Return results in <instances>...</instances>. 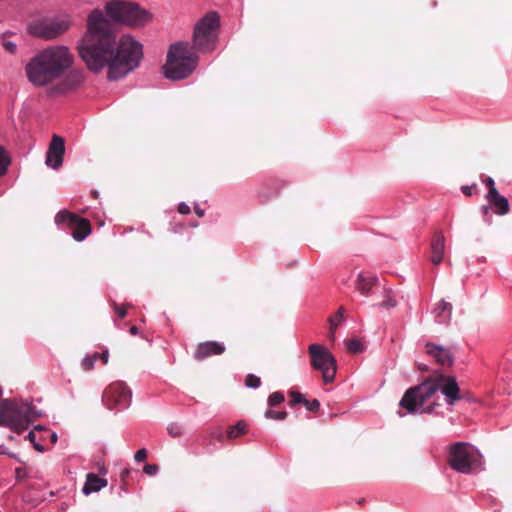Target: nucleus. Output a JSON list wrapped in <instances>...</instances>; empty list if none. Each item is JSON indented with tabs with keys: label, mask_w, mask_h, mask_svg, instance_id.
Wrapping results in <instances>:
<instances>
[{
	"label": "nucleus",
	"mask_w": 512,
	"mask_h": 512,
	"mask_svg": "<svg viewBox=\"0 0 512 512\" xmlns=\"http://www.w3.org/2000/svg\"><path fill=\"white\" fill-rule=\"evenodd\" d=\"M27 438L29 439V441L31 443H35L36 442V435H35V432L34 431H30L27 435Z\"/></svg>",
	"instance_id": "nucleus-43"
},
{
	"label": "nucleus",
	"mask_w": 512,
	"mask_h": 512,
	"mask_svg": "<svg viewBox=\"0 0 512 512\" xmlns=\"http://www.w3.org/2000/svg\"><path fill=\"white\" fill-rule=\"evenodd\" d=\"M287 416V413L285 411H274V410H267L265 412V417L269 419L274 420H284Z\"/></svg>",
	"instance_id": "nucleus-27"
},
{
	"label": "nucleus",
	"mask_w": 512,
	"mask_h": 512,
	"mask_svg": "<svg viewBox=\"0 0 512 512\" xmlns=\"http://www.w3.org/2000/svg\"><path fill=\"white\" fill-rule=\"evenodd\" d=\"M290 396L292 398L293 404L301 403L304 400L302 394L295 392V391L291 392Z\"/></svg>",
	"instance_id": "nucleus-35"
},
{
	"label": "nucleus",
	"mask_w": 512,
	"mask_h": 512,
	"mask_svg": "<svg viewBox=\"0 0 512 512\" xmlns=\"http://www.w3.org/2000/svg\"><path fill=\"white\" fill-rule=\"evenodd\" d=\"M486 198L488 202L495 208V213L503 216L510 210L509 201L506 197L499 194L496 188L488 191Z\"/></svg>",
	"instance_id": "nucleus-15"
},
{
	"label": "nucleus",
	"mask_w": 512,
	"mask_h": 512,
	"mask_svg": "<svg viewBox=\"0 0 512 512\" xmlns=\"http://www.w3.org/2000/svg\"><path fill=\"white\" fill-rule=\"evenodd\" d=\"M284 401V395L281 392H273L268 398L270 406H276Z\"/></svg>",
	"instance_id": "nucleus-28"
},
{
	"label": "nucleus",
	"mask_w": 512,
	"mask_h": 512,
	"mask_svg": "<svg viewBox=\"0 0 512 512\" xmlns=\"http://www.w3.org/2000/svg\"><path fill=\"white\" fill-rule=\"evenodd\" d=\"M107 486V480L103 477L98 476L94 473H88L86 475V481L82 488V492L85 495L96 493L102 488Z\"/></svg>",
	"instance_id": "nucleus-18"
},
{
	"label": "nucleus",
	"mask_w": 512,
	"mask_h": 512,
	"mask_svg": "<svg viewBox=\"0 0 512 512\" xmlns=\"http://www.w3.org/2000/svg\"><path fill=\"white\" fill-rule=\"evenodd\" d=\"M167 430L168 433L173 437L181 435V428L177 424H170Z\"/></svg>",
	"instance_id": "nucleus-31"
},
{
	"label": "nucleus",
	"mask_w": 512,
	"mask_h": 512,
	"mask_svg": "<svg viewBox=\"0 0 512 512\" xmlns=\"http://www.w3.org/2000/svg\"><path fill=\"white\" fill-rule=\"evenodd\" d=\"M489 211H490V208L489 206H482L481 207V212L483 214V217H484V221L490 225L491 224V216L489 215Z\"/></svg>",
	"instance_id": "nucleus-34"
},
{
	"label": "nucleus",
	"mask_w": 512,
	"mask_h": 512,
	"mask_svg": "<svg viewBox=\"0 0 512 512\" xmlns=\"http://www.w3.org/2000/svg\"><path fill=\"white\" fill-rule=\"evenodd\" d=\"M427 353L431 355L439 364L450 366L453 363V355L448 348L435 344H427Z\"/></svg>",
	"instance_id": "nucleus-16"
},
{
	"label": "nucleus",
	"mask_w": 512,
	"mask_h": 512,
	"mask_svg": "<svg viewBox=\"0 0 512 512\" xmlns=\"http://www.w3.org/2000/svg\"><path fill=\"white\" fill-rule=\"evenodd\" d=\"M35 429H39V430H41V429H42V427H41V426H36V427H35Z\"/></svg>",
	"instance_id": "nucleus-50"
},
{
	"label": "nucleus",
	"mask_w": 512,
	"mask_h": 512,
	"mask_svg": "<svg viewBox=\"0 0 512 512\" xmlns=\"http://www.w3.org/2000/svg\"><path fill=\"white\" fill-rule=\"evenodd\" d=\"M198 57L188 42L170 45L163 73L171 80L187 78L197 67Z\"/></svg>",
	"instance_id": "nucleus-4"
},
{
	"label": "nucleus",
	"mask_w": 512,
	"mask_h": 512,
	"mask_svg": "<svg viewBox=\"0 0 512 512\" xmlns=\"http://www.w3.org/2000/svg\"><path fill=\"white\" fill-rule=\"evenodd\" d=\"M29 426L33 423V421L41 416V412L36 410L35 407L29 403Z\"/></svg>",
	"instance_id": "nucleus-30"
},
{
	"label": "nucleus",
	"mask_w": 512,
	"mask_h": 512,
	"mask_svg": "<svg viewBox=\"0 0 512 512\" xmlns=\"http://www.w3.org/2000/svg\"><path fill=\"white\" fill-rule=\"evenodd\" d=\"M98 358H100L104 364H107L109 358L108 350H105L103 353L98 354Z\"/></svg>",
	"instance_id": "nucleus-41"
},
{
	"label": "nucleus",
	"mask_w": 512,
	"mask_h": 512,
	"mask_svg": "<svg viewBox=\"0 0 512 512\" xmlns=\"http://www.w3.org/2000/svg\"><path fill=\"white\" fill-rule=\"evenodd\" d=\"M261 384V380L258 376L254 375V374H249L247 375L246 377V380H245V385L248 387V388H258Z\"/></svg>",
	"instance_id": "nucleus-26"
},
{
	"label": "nucleus",
	"mask_w": 512,
	"mask_h": 512,
	"mask_svg": "<svg viewBox=\"0 0 512 512\" xmlns=\"http://www.w3.org/2000/svg\"><path fill=\"white\" fill-rule=\"evenodd\" d=\"M445 252V237L442 233H437L431 244V262L434 265H439L444 256Z\"/></svg>",
	"instance_id": "nucleus-20"
},
{
	"label": "nucleus",
	"mask_w": 512,
	"mask_h": 512,
	"mask_svg": "<svg viewBox=\"0 0 512 512\" xmlns=\"http://www.w3.org/2000/svg\"><path fill=\"white\" fill-rule=\"evenodd\" d=\"M194 211L199 217L204 216V210L198 204L194 206Z\"/></svg>",
	"instance_id": "nucleus-42"
},
{
	"label": "nucleus",
	"mask_w": 512,
	"mask_h": 512,
	"mask_svg": "<svg viewBox=\"0 0 512 512\" xmlns=\"http://www.w3.org/2000/svg\"><path fill=\"white\" fill-rule=\"evenodd\" d=\"M225 351V346L222 343L208 341L199 344L195 357L199 360L209 357L211 355H220Z\"/></svg>",
	"instance_id": "nucleus-17"
},
{
	"label": "nucleus",
	"mask_w": 512,
	"mask_h": 512,
	"mask_svg": "<svg viewBox=\"0 0 512 512\" xmlns=\"http://www.w3.org/2000/svg\"><path fill=\"white\" fill-rule=\"evenodd\" d=\"M448 462L451 468L460 473H473L482 470V455L467 443L458 442L450 448Z\"/></svg>",
	"instance_id": "nucleus-6"
},
{
	"label": "nucleus",
	"mask_w": 512,
	"mask_h": 512,
	"mask_svg": "<svg viewBox=\"0 0 512 512\" xmlns=\"http://www.w3.org/2000/svg\"><path fill=\"white\" fill-rule=\"evenodd\" d=\"M245 424L243 422H238L235 426L231 427L228 430V437L229 438H236L239 435L243 434L245 432Z\"/></svg>",
	"instance_id": "nucleus-23"
},
{
	"label": "nucleus",
	"mask_w": 512,
	"mask_h": 512,
	"mask_svg": "<svg viewBox=\"0 0 512 512\" xmlns=\"http://www.w3.org/2000/svg\"><path fill=\"white\" fill-rule=\"evenodd\" d=\"M128 474H129V470H128V469H125V470L121 473V477H122V478H124V477H126Z\"/></svg>",
	"instance_id": "nucleus-48"
},
{
	"label": "nucleus",
	"mask_w": 512,
	"mask_h": 512,
	"mask_svg": "<svg viewBox=\"0 0 512 512\" xmlns=\"http://www.w3.org/2000/svg\"><path fill=\"white\" fill-rule=\"evenodd\" d=\"M178 211L183 215H187L190 213V207L185 202H181L178 206Z\"/></svg>",
	"instance_id": "nucleus-37"
},
{
	"label": "nucleus",
	"mask_w": 512,
	"mask_h": 512,
	"mask_svg": "<svg viewBox=\"0 0 512 512\" xmlns=\"http://www.w3.org/2000/svg\"><path fill=\"white\" fill-rule=\"evenodd\" d=\"M114 309L121 319L126 316V308L125 307L118 306L117 304H114Z\"/></svg>",
	"instance_id": "nucleus-38"
},
{
	"label": "nucleus",
	"mask_w": 512,
	"mask_h": 512,
	"mask_svg": "<svg viewBox=\"0 0 512 512\" xmlns=\"http://www.w3.org/2000/svg\"><path fill=\"white\" fill-rule=\"evenodd\" d=\"M3 46L10 53H14L16 51V48H17L16 44L11 42V41H5L3 43Z\"/></svg>",
	"instance_id": "nucleus-36"
},
{
	"label": "nucleus",
	"mask_w": 512,
	"mask_h": 512,
	"mask_svg": "<svg viewBox=\"0 0 512 512\" xmlns=\"http://www.w3.org/2000/svg\"><path fill=\"white\" fill-rule=\"evenodd\" d=\"M378 305H380L384 308H393L396 306V301L390 294H387V295H385V299L382 302H380Z\"/></svg>",
	"instance_id": "nucleus-29"
},
{
	"label": "nucleus",
	"mask_w": 512,
	"mask_h": 512,
	"mask_svg": "<svg viewBox=\"0 0 512 512\" xmlns=\"http://www.w3.org/2000/svg\"><path fill=\"white\" fill-rule=\"evenodd\" d=\"M103 10L87 16L86 32L78 44L81 59L92 72L107 67L109 80H118L134 71L143 58V45L129 34L115 41L112 23L139 28L152 20L151 13L138 4L113 0Z\"/></svg>",
	"instance_id": "nucleus-1"
},
{
	"label": "nucleus",
	"mask_w": 512,
	"mask_h": 512,
	"mask_svg": "<svg viewBox=\"0 0 512 512\" xmlns=\"http://www.w3.org/2000/svg\"><path fill=\"white\" fill-rule=\"evenodd\" d=\"M135 461L143 462L147 458V452L145 449H140L135 453Z\"/></svg>",
	"instance_id": "nucleus-33"
},
{
	"label": "nucleus",
	"mask_w": 512,
	"mask_h": 512,
	"mask_svg": "<svg viewBox=\"0 0 512 512\" xmlns=\"http://www.w3.org/2000/svg\"><path fill=\"white\" fill-rule=\"evenodd\" d=\"M29 403L4 400L0 403V425L21 433L29 427Z\"/></svg>",
	"instance_id": "nucleus-8"
},
{
	"label": "nucleus",
	"mask_w": 512,
	"mask_h": 512,
	"mask_svg": "<svg viewBox=\"0 0 512 512\" xmlns=\"http://www.w3.org/2000/svg\"><path fill=\"white\" fill-rule=\"evenodd\" d=\"M220 25L219 15L208 12L195 25L193 32L194 48L201 52L211 51L217 43V31Z\"/></svg>",
	"instance_id": "nucleus-7"
},
{
	"label": "nucleus",
	"mask_w": 512,
	"mask_h": 512,
	"mask_svg": "<svg viewBox=\"0 0 512 512\" xmlns=\"http://www.w3.org/2000/svg\"><path fill=\"white\" fill-rule=\"evenodd\" d=\"M98 359V353L93 354L92 356H87L82 360V367L84 370H91L96 360Z\"/></svg>",
	"instance_id": "nucleus-25"
},
{
	"label": "nucleus",
	"mask_w": 512,
	"mask_h": 512,
	"mask_svg": "<svg viewBox=\"0 0 512 512\" xmlns=\"http://www.w3.org/2000/svg\"><path fill=\"white\" fill-rule=\"evenodd\" d=\"M85 80L82 70H71L51 88L52 94H67L79 88Z\"/></svg>",
	"instance_id": "nucleus-12"
},
{
	"label": "nucleus",
	"mask_w": 512,
	"mask_h": 512,
	"mask_svg": "<svg viewBox=\"0 0 512 512\" xmlns=\"http://www.w3.org/2000/svg\"><path fill=\"white\" fill-rule=\"evenodd\" d=\"M484 182L486 186L489 188V191H491L493 188H496L494 180L491 177H487Z\"/></svg>",
	"instance_id": "nucleus-40"
},
{
	"label": "nucleus",
	"mask_w": 512,
	"mask_h": 512,
	"mask_svg": "<svg viewBox=\"0 0 512 512\" xmlns=\"http://www.w3.org/2000/svg\"><path fill=\"white\" fill-rule=\"evenodd\" d=\"M11 163L10 156L4 147L0 146V176L6 174L8 166Z\"/></svg>",
	"instance_id": "nucleus-22"
},
{
	"label": "nucleus",
	"mask_w": 512,
	"mask_h": 512,
	"mask_svg": "<svg viewBox=\"0 0 512 512\" xmlns=\"http://www.w3.org/2000/svg\"><path fill=\"white\" fill-rule=\"evenodd\" d=\"M0 454H6L5 448L0 445Z\"/></svg>",
	"instance_id": "nucleus-49"
},
{
	"label": "nucleus",
	"mask_w": 512,
	"mask_h": 512,
	"mask_svg": "<svg viewBox=\"0 0 512 512\" xmlns=\"http://www.w3.org/2000/svg\"><path fill=\"white\" fill-rule=\"evenodd\" d=\"M378 278L372 273L360 272L357 275L355 289L365 297L374 294V288H377Z\"/></svg>",
	"instance_id": "nucleus-14"
},
{
	"label": "nucleus",
	"mask_w": 512,
	"mask_h": 512,
	"mask_svg": "<svg viewBox=\"0 0 512 512\" xmlns=\"http://www.w3.org/2000/svg\"><path fill=\"white\" fill-rule=\"evenodd\" d=\"M344 308L340 307L336 314L328 319L330 328H329V338L331 341L335 340V331L336 328L343 322L344 320Z\"/></svg>",
	"instance_id": "nucleus-21"
},
{
	"label": "nucleus",
	"mask_w": 512,
	"mask_h": 512,
	"mask_svg": "<svg viewBox=\"0 0 512 512\" xmlns=\"http://www.w3.org/2000/svg\"><path fill=\"white\" fill-rule=\"evenodd\" d=\"M73 55L66 46L48 47L36 54L26 65L28 80L35 86H45L62 77L72 65Z\"/></svg>",
	"instance_id": "nucleus-3"
},
{
	"label": "nucleus",
	"mask_w": 512,
	"mask_h": 512,
	"mask_svg": "<svg viewBox=\"0 0 512 512\" xmlns=\"http://www.w3.org/2000/svg\"><path fill=\"white\" fill-rule=\"evenodd\" d=\"M132 392L122 381L111 383L103 393L102 400L109 410H123L130 406Z\"/></svg>",
	"instance_id": "nucleus-10"
},
{
	"label": "nucleus",
	"mask_w": 512,
	"mask_h": 512,
	"mask_svg": "<svg viewBox=\"0 0 512 512\" xmlns=\"http://www.w3.org/2000/svg\"><path fill=\"white\" fill-rule=\"evenodd\" d=\"M130 333H131L132 335H137V334H138V328H137L136 326H132V327L130 328Z\"/></svg>",
	"instance_id": "nucleus-46"
},
{
	"label": "nucleus",
	"mask_w": 512,
	"mask_h": 512,
	"mask_svg": "<svg viewBox=\"0 0 512 512\" xmlns=\"http://www.w3.org/2000/svg\"><path fill=\"white\" fill-rule=\"evenodd\" d=\"M320 407V403L318 400H313L311 403H307V408L312 411H317Z\"/></svg>",
	"instance_id": "nucleus-39"
},
{
	"label": "nucleus",
	"mask_w": 512,
	"mask_h": 512,
	"mask_svg": "<svg viewBox=\"0 0 512 512\" xmlns=\"http://www.w3.org/2000/svg\"><path fill=\"white\" fill-rule=\"evenodd\" d=\"M65 144L62 137L53 135L46 153V165L54 170L59 169L63 163Z\"/></svg>",
	"instance_id": "nucleus-13"
},
{
	"label": "nucleus",
	"mask_w": 512,
	"mask_h": 512,
	"mask_svg": "<svg viewBox=\"0 0 512 512\" xmlns=\"http://www.w3.org/2000/svg\"><path fill=\"white\" fill-rule=\"evenodd\" d=\"M474 189V186H470V187H463V192L466 194V195H471L472 194V190Z\"/></svg>",
	"instance_id": "nucleus-44"
},
{
	"label": "nucleus",
	"mask_w": 512,
	"mask_h": 512,
	"mask_svg": "<svg viewBox=\"0 0 512 512\" xmlns=\"http://www.w3.org/2000/svg\"><path fill=\"white\" fill-rule=\"evenodd\" d=\"M71 25V15L61 13L54 16L40 17L31 21L28 24V31L35 37L44 40H53L66 33Z\"/></svg>",
	"instance_id": "nucleus-5"
},
{
	"label": "nucleus",
	"mask_w": 512,
	"mask_h": 512,
	"mask_svg": "<svg viewBox=\"0 0 512 512\" xmlns=\"http://www.w3.org/2000/svg\"><path fill=\"white\" fill-rule=\"evenodd\" d=\"M308 351L312 367L322 372L325 383L332 382L336 374V359L334 356L328 349L316 343L311 344Z\"/></svg>",
	"instance_id": "nucleus-9"
},
{
	"label": "nucleus",
	"mask_w": 512,
	"mask_h": 512,
	"mask_svg": "<svg viewBox=\"0 0 512 512\" xmlns=\"http://www.w3.org/2000/svg\"><path fill=\"white\" fill-rule=\"evenodd\" d=\"M51 441H52L53 443H56V441H57V434H56V433H52V434H51Z\"/></svg>",
	"instance_id": "nucleus-47"
},
{
	"label": "nucleus",
	"mask_w": 512,
	"mask_h": 512,
	"mask_svg": "<svg viewBox=\"0 0 512 512\" xmlns=\"http://www.w3.org/2000/svg\"><path fill=\"white\" fill-rule=\"evenodd\" d=\"M33 445H34V448H35L37 451H39V452H43L44 448H43V446H42L41 444H39V443L35 442Z\"/></svg>",
	"instance_id": "nucleus-45"
},
{
	"label": "nucleus",
	"mask_w": 512,
	"mask_h": 512,
	"mask_svg": "<svg viewBox=\"0 0 512 512\" xmlns=\"http://www.w3.org/2000/svg\"><path fill=\"white\" fill-rule=\"evenodd\" d=\"M57 225L67 224L72 229V237L76 241H83L90 233L91 227L88 220L78 217L66 210L60 211L55 216Z\"/></svg>",
	"instance_id": "nucleus-11"
},
{
	"label": "nucleus",
	"mask_w": 512,
	"mask_h": 512,
	"mask_svg": "<svg viewBox=\"0 0 512 512\" xmlns=\"http://www.w3.org/2000/svg\"><path fill=\"white\" fill-rule=\"evenodd\" d=\"M452 304L441 300L434 308L435 321L441 325H448L452 319Z\"/></svg>",
	"instance_id": "nucleus-19"
},
{
	"label": "nucleus",
	"mask_w": 512,
	"mask_h": 512,
	"mask_svg": "<svg viewBox=\"0 0 512 512\" xmlns=\"http://www.w3.org/2000/svg\"><path fill=\"white\" fill-rule=\"evenodd\" d=\"M441 393L446 397V402L453 405L460 399V389L456 379L452 376L438 375L429 378L420 385L409 388L399 402L400 417L406 414H431L438 406L436 393Z\"/></svg>",
	"instance_id": "nucleus-2"
},
{
	"label": "nucleus",
	"mask_w": 512,
	"mask_h": 512,
	"mask_svg": "<svg viewBox=\"0 0 512 512\" xmlns=\"http://www.w3.org/2000/svg\"><path fill=\"white\" fill-rule=\"evenodd\" d=\"M143 470H144V472H145L147 475H151V476H153V475L157 474V472H158L159 468H158V466H157V465H154V464H146V465L144 466V469H143Z\"/></svg>",
	"instance_id": "nucleus-32"
},
{
	"label": "nucleus",
	"mask_w": 512,
	"mask_h": 512,
	"mask_svg": "<svg viewBox=\"0 0 512 512\" xmlns=\"http://www.w3.org/2000/svg\"><path fill=\"white\" fill-rule=\"evenodd\" d=\"M347 349L350 352L358 353L363 350V345L358 339H351L346 342Z\"/></svg>",
	"instance_id": "nucleus-24"
}]
</instances>
